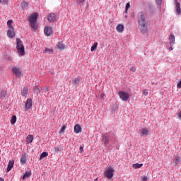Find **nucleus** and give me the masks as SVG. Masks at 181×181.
<instances>
[{
	"label": "nucleus",
	"instance_id": "1",
	"mask_svg": "<svg viewBox=\"0 0 181 181\" xmlns=\"http://www.w3.org/2000/svg\"><path fill=\"white\" fill-rule=\"evenodd\" d=\"M137 22L138 28L141 32V33H146L148 30V20H146V16L143 12H139L137 14Z\"/></svg>",
	"mask_w": 181,
	"mask_h": 181
},
{
	"label": "nucleus",
	"instance_id": "2",
	"mask_svg": "<svg viewBox=\"0 0 181 181\" xmlns=\"http://www.w3.org/2000/svg\"><path fill=\"white\" fill-rule=\"evenodd\" d=\"M37 18H39V13H34L30 15L29 20H28L30 27L32 28V29H34L35 30H36V29H37V23H36V22L37 21Z\"/></svg>",
	"mask_w": 181,
	"mask_h": 181
},
{
	"label": "nucleus",
	"instance_id": "3",
	"mask_svg": "<svg viewBox=\"0 0 181 181\" xmlns=\"http://www.w3.org/2000/svg\"><path fill=\"white\" fill-rule=\"evenodd\" d=\"M16 49L20 56H25V47L23 46V42L18 38L16 39Z\"/></svg>",
	"mask_w": 181,
	"mask_h": 181
},
{
	"label": "nucleus",
	"instance_id": "4",
	"mask_svg": "<svg viewBox=\"0 0 181 181\" xmlns=\"http://www.w3.org/2000/svg\"><path fill=\"white\" fill-rule=\"evenodd\" d=\"M105 176L110 180V179H112L114 177V168L112 167H109L107 169L105 170Z\"/></svg>",
	"mask_w": 181,
	"mask_h": 181
},
{
	"label": "nucleus",
	"instance_id": "5",
	"mask_svg": "<svg viewBox=\"0 0 181 181\" xmlns=\"http://www.w3.org/2000/svg\"><path fill=\"white\" fill-rule=\"evenodd\" d=\"M118 95L122 101H127L128 98H129V94L127 92H124L123 90H119L118 92Z\"/></svg>",
	"mask_w": 181,
	"mask_h": 181
},
{
	"label": "nucleus",
	"instance_id": "6",
	"mask_svg": "<svg viewBox=\"0 0 181 181\" xmlns=\"http://www.w3.org/2000/svg\"><path fill=\"white\" fill-rule=\"evenodd\" d=\"M149 134H151V128H149V127H148V128L144 127L140 131V135L143 138H145V136H148V135H149Z\"/></svg>",
	"mask_w": 181,
	"mask_h": 181
},
{
	"label": "nucleus",
	"instance_id": "7",
	"mask_svg": "<svg viewBox=\"0 0 181 181\" xmlns=\"http://www.w3.org/2000/svg\"><path fill=\"white\" fill-rule=\"evenodd\" d=\"M12 73H13L16 77H21V76H22V69L19 67H13Z\"/></svg>",
	"mask_w": 181,
	"mask_h": 181
},
{
	"label": "nucleus",
	"instance_id": "8",
	"mask_svg": "<svg viewBox=\"0 0 181 181\" xmlns=\"http://www.w3.org/2000/svg\"><path fill=\"white\" fill-rule=\"evenodd\" d=\"M32 105H33V101L32 100V99H27L25 107V111H28V110H30V108H32Z\"/></svg>",
	"mask_w": 181,
	"mask_h": 181
},
{
	"label": "nucleus",
	"instance_id": "9",
	"mask_svg": "<svg viewBox=\"0 0 181 181\" xmlns=\"http://www.w3.org/2000/svg\"><path fill=\"white\" fill-rule=\"evenodd\" d=\"M7 36L11 39H13V37H15V30L13 29V27L8 28L7 31Z\"/></svg>",
	"mask_w": 181,
	"mask_h": 181
},
{
	"label": "nucleus",
	"instance_id": "10",
	"mask_svg": "<svg viewBox=\"0 0 181 181\" xmlns=\"http://www.w3.org/2000/svg\"><path fill=\"white\" fill-rule=\"evenodd\" d=\"M57 19V16L54 14V13H51L48 15L47 20L49 22L53 23L56 22V20Z\"/></svg>",
	"mask_w": 181,
	"mask_h": 181
},
{
	"label": "nucleus",
	"instance_id": "11",
	"mask_svg": "<svg viewBox=\"0 0 181 181\" xmlns=\"http://www.w3.org/2000/svg\"><path fill=\"white\" fill-rule=\"evenodd\" d=\"M44 33L45 36H52L53 35V32L52 30V28L47 26L44 29Z\"/></svg>",
	"mask_w": 181,
	"mask_h": 181
},
{
	"label": "nucleus",
	"instance_id": "12",
	"mask_svg": "<svg viewBox=\"0 0 181 181\" xmlns=\"http://www.w3.org/2000/svg\"><path fill=\"white\" fill-rule=\"evenodd\" d=\"M102 140L105 142V145H108V142H110V135H108V134H104Z\"/></svg>",
	"mask_w": 181,
	"mask_h": 181
},
{
	"label": "nucleus",
	"instance_id": "13",
	"mask_svg": "<svg viewBox=\"0 0 181 181\" xmlns=\"http://www.w3.org/2000/svg\"><path fill=\"white\" fill-rule=\"evenodd\" d=\"M15 163L14 160H10L8 162V166H7V172H11V170H12V168H13V165Z\"/></svg>",
	"mask_w": 181,
	"mask_h": 181
},
{
	"label": "nucleus",
	"instance_id": "14",
	"mask_svg": "<svg viewBox=\"0 0 181 181\" xmlns=\"http://www.w3.org/2000/svg\"><path fill=\"white\" fill-rule=\"evenodd\" d=\"M74 132L76 134H80L81 132V126L80 124H76L74 126Z\"/></svg>",
	"mask_w": 181,
	"mask_h": 181
},
{
	"label": "nucleus",
	"instance_id": "15",
	"mask_svg": "<svg viewBox=\"0 0 181 181\" xmlns=\"http://www.w3.org/2000/svg\"><path fill=\"white\" fill-rule=\"evenodd\" d=\"M169 42H170V46H173V45H175V35H173V34L170 35Z\"/></svg>",
	"mask_w": 181,
	"mask_h": 181
},
{
	"label": "nucleus",
	"instance_id": "16",
	"mask_svg": "<svg viewBox=\"0 0 181 181\" xmlns=\"http://www.w3.org/2000/svg\"><path fill=\"white\" fill-rule=\"evenodd\" d=\"M33 142V135L30 134L26 137V144H32Z\"/></svg>",
	"mask_w": 181,
	"mask_h": 181
},
{
	"label": "nucleus",
	"instance_id": "17",
	"mask_svg": "<svg viewBox=\"0 0 181 181\" xmlns=\"http://www.w3.org/2000/svg\"><path fill=\"white\" fill-rule=\"evenodd\" d=\"M175 2H176L177 13L180 14L181 13L180 4L179 2H177V0H175Z\"/></svg>",
	"mask_w": 181,
	"mask_h": 181
},
{
	"label": "nucleus",
	"instance_id": "18",
	"mask_svg": "<svg viewBox=\"0 0 181 181\" xmlns=\"http://www.w3.org/2000/svg\"><path fill=\"white\" fill-rule=\"evenodd\" d=\"M116 30L119 33L124 32V25L119 24L116 28Z\"/></svg>",
	"mask_w": 181,
	"mask_h": 181
},
{
	"label": "nucleus",
	"instance_id": "19",
	"mask_svg": "<svg viewBox=\"0 0 181 181\" xmlns=\"http://www.w3.org/2000/svg\"><path fill=\"white\" fill-rule=\"evenodd\" d=\"M20 162L21 163H26V153L22 154Z\"/></svg>",
	"mask_w": 181,
	"mask_h": 181
},
{
	"label": "nucleus",
	"instance_id": "20",
	"mask_svg": "<svg viewBox=\"0 0 181 181\" xmlns=\"http://www.w3.org/2000/svg\"><path fill=\"white\" fill-rule=\"evenodd\" d=\"M6 97V91L3 90L0 93V100H5Z\"/></svg>",
	"mask_w": 181,
	"mask_h": 181
},
{
	"label": "nucleus",
	"instance_id": "21",
	"mask_svg": "<svg viewBox=\"0 0 181 181\" xmlns=\"http://www.w3.org/2000/svg\"><path fill=\"white\" fill-rule=\"evenodd\" d=\"M30 175H32L30 172H25V173L21 177V178L23 179V180H25L26 177H30Z\"/></svg>",
	"mask_w": 181,
	"mask_h": 181
},
{
	"label": "nucleus",
	"instance_id": "22",
	"mask_svg": "<svg viewBox=\"0 0 181 181\" xmlns=\"http://www.w3.org/2000/svg\"><path fill=\"white\" fill-rule=\"evenodd\" d=\"M57 49H59V50H64V49H66V45L63 43H59L57 45Z\"/></svg>",
	"mask_w": 181,
	"mask_h": 181
},
{
	"label": "nucleus",
	"instance_id": "23",
	"mask_svg": "<svg viewBox=\"0 0 181 181\" xmlns=\"http://www.w3.org/2000/svg\"><path fill=\"white\" fill-rule=\"evenodd\" d=\"M175 161H174L173 163H174V165H175V166H176V165H177L180 163V160H181V158H180V157H179V156H175Z\"/></svg>",
	"mask_w": 181,
	"mask_h": 181
},
{
	"label": "nucleus",
	"instance_id": "24",
	"mask_svg": "<svg viewBox=\"0 0 181 181\" xmlns=\"http://www.w3.org/2000/svg\"><path fill=\"white\" fill-rule=\"evenodd\" d=\"M49 153L47 152H42L40 156V160H42L43 158H46V156H48Z\"/></svg>",
	"mask_w": 181,
	"mask_h": 181
},
{
	"label": "nucleus",
	"instance_id": "25",
	"mask_svg": "<svg viewBox=\"0 0 181 181\" xmlns=\"http://www.w3.org/2000/svg\"><path fill=\"white\" fill-rule=\"evenodd\" d=\"M132 166L134 169H139V168H142V166H144V164L136 163V164H133Z\"/></svg>",
	"mask_w": 181,
	"mask_h": 181
},
{
	"label": "nucleus",
	"instance_id": "26",
	"mask_svg": "<svg viewBox=\"0 0 181 181\" xmlns=\"http://www.w3.org/2000/svg\"><path fill=\"white\" fill-rule=\"evenodd\" d=\"M28 88H24V89L22 91L23 97H26V95H28Z\"/></svg>",
	"mask_w": 181,
	"mask_h": 181
},
{
	"label": "nucleus",
	"instance_id": "27",
	"mask_svg": "<svg viewBox=\"0 0 181 181\" xmlns=\"http://www.w3.org/2000/svg\"><path fill=\"white\" fill-rule=\"evenodd\" d=\"M16 123V117L15 115L12 116L11 119V125H13Z\"/></svg>",
	"mask_w": 181,
	"mask_h": 181
},
{
	"label": "nucleus",
	"instance_id": "28",
	"mask_svg": "<svg viewBox=\"0 0 181 181\" xmlns=\"http://www.w3.org/2000/svg\"><path fill=\"white\" fill-rule=\"evenodd\" d=\"M131 8V4L129 3H127L125 6V11H124V13H128V9Z\"/></svg>",
	"mask_w": 181,
	"mask_h": 181
},
{
	"label": "nucleus",
	"instance_id": "29",
	"mask_svg": "<svg viewBox=\"0 0 181 181\" xmlns=\"http://www.w3.org/2000/svg\"><path fill=\"white\" fill-rule=\"evenodd\" d=\"M97 46H98V42H94V44L93 45V46L90 48L91 52H94V50H95V49H97Z\"/></svg>",
	"mask_w": 181,
	"mask_h": 181
},
{
	"label": "nucleus",
	"instance_id": "30",
	"mask_svg": "<svg viewBox=\"0 0 181 181\" xmlns=\"http://www.w3.org/2000/svg\"><path fill=\"white\" fill-rule=\"evenodd\" d=\"M73 84H78L80 83V79L78 78H75L72 79Z\"/></svg>",
	"mask_w": 181,
	"mask_h": 181
},
{
	"label": "nucleus",
	"instance_id": "31",
	"mask_svg": "<svg viewBox=\"0 0 181 181\" xmlns=\"http://www.w3.org/2000/svg\"><path fill=\"white\" fill-rule=\"evenodd\" d=\"M44 53H53V49L45 48Z\"/></svg>",
	"mask_w": 181,
	"mask_h": 181
},
{
	"label": "nucleus",
	"instance_id": "32",
	"mask_svg": "<svg viewBox=\"0 0 181 181\" xmlns=\"http://www.w3.org/2000/svg\"><path fill=\"white\" fill-rule=\"evenodd\" d=\"M66 128H67V126L62 125L61 129H59V132H64V131H66Z\"/></svg>",
	"mask_w": 181,
	"mask_h": 181
},
{
	"label": "nucleus",
	"instance_id": "33",
	"mask_svg": "<svg viewBox=\"0 0 181 181\" xmlns=\"http://www.w3.org/2000/svg\"><path fill=\"white\" fill-rule=\"evenodd\" d=\"M7 25L8 26V29H11V28H13L12 27V20L8 21Z\"/></svg>",
	"mask_w": 181,
	"mask_h": 181
},
{
	"label": "nucleus",
	"instance_id": "34",
	"mask_svg": "<svg viewBox=\"0 0 181 181\" xmlns=\"http://www.w3.org/2000/svg\"><path fill=\"white\" fill-rule=\"evenodd\" d=\"M148 94H149V90L148 89H144L143 90V95H148Z\"/></svg>",
	"mask_w": 181,
	"mask_h": 181
},
{
	"label": "nucleus",
	"instance_id": "35",
	"mask_svg": "<svg viewBox=\"0 0 181 181\" xmlns=\"http://www.w3.org/2000/svg\"><path fill=\"white\" fill-rule=\"evenodd\" d=\"M35 92L37 93V94H39L40 93V89H39V86H35L34 88Z\"/></svg>",
	"mask_w": 181,
	"mask_h": 181
},
{
	"label": "nucleus",
	"instance_id": "36",
	"mask_svg": "<svg viewBox=\"0 0 181 181\" xmlns=\"http://www.w3.org/2000/svg\"><path fill=\"white\" fill-rule=\"evenodd\" d=\"M21 5L23 8H28L29 6V4L26 2H23Z\"/></svg>",
	"mask_w": 181,
	"mask_h": 181
},
{
	"label": "nucleus",
	"instance_id": "37",
	"mask_svg": "<svg viewBox=\"0 0 181 181\" xmlns=\"http://www.w3.org/2000/svg\"><path fill=\"white\" fill-rule=\"evenodd\" d=\"M86 0H76V2L81 6V4H83Z\"/></svg>",
	"mask_w": 181,
	"mask_h": 181
},
{
	"label": "nucleus",
	"instance_id": "38",
	"mask_svg": "<svg viewBox=\"0 0 181 181\" xmlns=\"http://www.w3.org/2000/svg\"><path fill=\"white\" fill-rule=\"evenodd\" d=\"M3 5H8V0H0Z\"/></svg>",
	"mask_w": 181,
	"mask_h": 181
},
{
	"label": "nucleus",
	"instance_id": "39",
	"mask_svg": "<svg viewBox=\"0 0 181 181\" xmlns=\"http://www.w3.org/2000/svg\"><path fill=\"white\" fill-rule=\"evenodd\" d=\"M54 152H56V153L60 152V147L55 146Z\"/></svg>",
	"mask_w": 181,
	"mask_h": 181
},
{
	"label": "nucleus",
	"instance_id": "40",
	"mask_svg": "<svg viewBox=\"0 0 181 181\" xmlns=\"http://www.w3.org/2000/svg\"><path fill=\"white\" fill-rule=\"evenodd\" d=\"M181 88V80L178 81L177 84V88Z\"/></svg>",
	"mask_w": 181,
	"mask_h": 181
},
{
	"label": "nucleus",
	"instance_id": "41",
	"mask_svg": "<svg viewBox=\"0 0 181 181\" xmlns=\"http://www.w3.org/2000/svg\"><path fill=\"white\" fill-rule=\"evenodd\" d=\"M83 151H84V147L81 146V147L79 148V152H80V153H83Z\"/></svg>",
	"mask_w": 181,
	"mask_h": 181
},
{
	"label": "nucleus",
	"instance_id": "42",
	"mask_svg": "<svg viewBox=\"0 0 181 181\" xmlns=\"http://www.w3.org/2000/svg\"><path fill=\"white\" fill-rule=\"evenodd\" d=\"M141 179H142L143 181H146V180H148V177L143 176V177H141Z\"/></svg>",
	"mask_w": 181,
	"mask_h": 181
},
{
	"label": "nucleus",
	"instance_id": "43",
	"mask_svg": "<svg viewBox=\"0 0 181 181\" xmlns=\"http://www.w3.org/2000/svg\"><path fill=\"white\" fill-rule=\"evenodd\" d=\"M156 2L158 5H160L162 4V0H156Z\"/></svg>",
	"mask_w": 181,
	"mask_h": 181
},
{
	"label": "nucleus",
	"instance_id": "44",
	"mask_svg": "<svg viewBox=\"0 0 181 181\" xmlns=\"http://www.w3.org/2000/svg\"><path fill=\"white\" fill-rule=\"evenodd\" d=\"M130 71L134 72L136 71V69H135V67L132 66L130 68Z\"/></svg>",
	"mask_w": 181,
	"mask_h": 181
},
{
	"label": "nucleus",
	"instance_id": "45",
	"mask_svg": "<svg viewBox=\"0 0 181 181\" xmlns=\"http://www.w3.org/2000/svg\"><path fill=\"white\" fill-rule=\"evenodd\" d=\"M177 118L180 119L181 118V110L177 113Z\"/></svg>",
	"mask_w": 181,
	"mask_h": 181
},
{
	"label": "nucleus",
	"instance_id": "46",
	"mask_svg": "<svg viewBox=\"0 0 181 181\" xmlns=\"http://www.w3.org/2000/svg\"><path fill=\"white\" fill-rule=\"evenodd\" d=\"M173 45H170V50H173Z\"/></svg>",
	"mask_w": 181,
	"mask_h": 181
},
{
	"label": "nucleus",
	"instance_id": "47",
	"mask_svg": "<svg viewBox=\"0 0 181 181\" xmlns=\"http://www.w3.org/2000/svg\"><path fill=\"white\" fill-rule=\"evenodd\" d=\"M100 97H101V98H103V97H104V93H102Z\"/></svg>",
	"mask_w": 181,
	"mask_h": 181
},
{
	"label": "nucleus",
	"instance_id": "48",
	"mask_svg": "<svg viewBox=\"0 0 181 181\" xmlns=\"http://www.w3.org/2000/svg\"><path fill=\"white\" fill-rule=\"evenodd\" d=\"M0 181H4V178L0 177Z\"/></svg>",
	"mask_w": 181,
	"mask_h": 181
},
{
	"label": "nucleus",
	"instance_id": "49",
	"mask_svg": "<svg viewBox=\"0 0 181 181\" xmlns=\"http://www.w3.org/2000/svg\"><path fill=\"white\" fill-rule=\"evenodd\" d=\"M97 180H98V178H96V179L94 180V181H97Z\"/></svg>",
	"mask_w": 181,
	"mask_h": 181
},
{
	"label": "nucleus",
	"instance_id": "50",
	"mask_svg": "<svg viewBox=\"0 0 181 181\" xmlns=\"http://www.w3.org/2000/svg\"><path fill=\"white\" fill-rule=\"evenodd\" d=\"M125 18H128V16H127V15H126V16H125Z\"/></svg>",
	"mask_w": 181,
	"mask_h": 181
}]
</instances>
